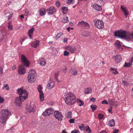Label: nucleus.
Here are the masks:
<instances>
[{
    "label": "nucleus",
    "instance_id": "nucleus-1",
    "mask_svg": "<svg viewBox=\"0 0 133 133\" xmlns=\"http://www.w3.org/2000/svg\"><path fill=\"white\" fill-rule=\"evenodd\" d=\"M17 93L19 95V97H17L15 99V103L18 105L21 104V101L24 102L28 97V94L27 91L22 88H19L17 90Z\"/></svg>",
    "mask_w": 133,
    "mask_h": 133
},
{
    "label": "nucleus",
    "instance_id": "nucleus-2",
    "mask_svg": "<svg viewBox=\"0 0 133 133\" xmlns=\"http://www.w3.org/2000/svg\"><path fill=\"white\" fill-rule=\"evenodd\" d=\"M64 100L66 104L72 105L76 101L75 95L72 92H69L65 96Z\"/></svg>",
    "mask_w": 133,
    "mask_h": 133
},
{
    "label": "nucleus",
    "instance_id": "nucleus-3",
    "mask_svg": "<svg viewBox=\"0 0 133 133\" xmlns=\"http://www.w3.org/2000/svg\"><path fill=\"white\" fill-rule=\"evenodd\" d=\"M114 35L122 38L130 39L131 37V34L125 30H118L115 32Z\"/></svg>",
    "mask_w": 133,
    "mask_h": 133
},
{
    "label": "nucleus",
    "instance_id": "nucleus-4",
    "mask_svg": "<svg viewBox=\"0 0 133 133\" xmlns=\"http://www.w3.org/2000/svg\"><path fill=\"white\" fill-rule=\"evenodd\" d=\"M37 77V74L34 69H31L29 71L28 75V82L32 83L36 80Z\"/></svg>",
    "mask_w": 133,
    "mask_h": 133
},
{
    "label": "nucleus",
    "instance_id": "nucleus-5",
    "mask_svg": "<svg viewBox=\"0 0 133 133\" xmlns=\"http://www.w3.org/2000/svg\"><path fill=\"white\" fill-rule=\"evenodd\" d=\"M95 26L99 29L103 28L104 26L103 22L100 20L95 19L94 21Z\"/></svg>",
    "mask_w": 133,
    "mask_h": 133
},
{
    "label": "nucleus",
    "instance_id": "nucleus-6",
    "mask_svg": "<svg viewBox=\"0 0 133 133\" xmlns=\"http://www.w3.org/2000/svg\"><path fill=\"white\" fill-rule=\"evenodd\" d=\"M37 90L39 93L40 100V101H42L44 100V94L42 90L43 88L41 85H39L37 88Z\"/></svg>",
    "mask_w": 133,
    "mask_h": 133
},
{
    "label": "nucleus",
    "instance_id": "nucleus-7",
    "mask_svg": "<svg viewBox=\"0 0 133 133\" xmlns=\"http://www.w3.org/2000/svg\"><path fill=\"white\" fill-rule=\"evenodd\" d=\"M54 116L58 121H62L63 117L62 115L58 111H56L54 112Z\"/></svg>",
    "mask_w": 133,
    "mask_h": 133
},
{
    "label": "nucleus",
    "instance_id": "nucleus-8",
    "mask_svg": "<svg viewBox=\"0 0 133 133\" xmlns=\"http://www.w3.org/2000/svg\"><path fill=\"white\" fill-rule=\"evenodd\" d=\"M21 59L22 63L24 65L27 66H29V62L26 57L24 55L22 54L21 55Z\"/></svg>",
    "mask_w": 133,
    "mask_h": 133
},
{
    "label": "nucleus",
    "instance_id": "nucleus-9",
    "mask_svg": "<svg viewBox=\"0 0 133 133\" xmlns=\"http://www.w3.org/2000/svg\"><path fill=\"white\" fill-rule=\"evenodd\" d=\"M35 107L33 103H30L29 105L26 107L27 110L29 112H33L35 111Z\"/></svg>",
    "mask_w": 133,
    "mask_h": 133
},
{
    "label": "nucleus",
    "instance_id": "nucleus-10",
    "mask_svg": "<svg viewBox=\"0 0 133 133\" xmlns=\"http://www.w3.org/2000/svg\"><path fill=\"white\" fill-rule=\"evenodd\" d=\"M53 112V110L52 108L46 109L45 111L43 112L42 115L44 117L48 116L52 114Z\"/></svg>",
    "mask_w": 133,
    "mask_h": 133
},
{
    "label": "nucleus",
    "instance_id": "nucleus-11",
    "mask_svg": "<svg viewBox=\"0 0 133 133\" xmlns=\"http://www.w3.org/2000/svg\"><path fill=\"white\" fill-rule=\"evenodd\" d=\"M78 25L79 26L82 28L85 27L89 28V25L88 23L83 21L79 22L78 24Z\"/></svg>",
    "mask_w": 133,
    "mask_h": 133
},
{
    "label": "nucleus",
    "instance_id": "nucleus-12",
    "mask_svg": "<svg viewBox=\"0 0 133 133\" xmlns=\"http://www.w3.org/2000/svg\"><path fill=\"white\" fill-rule=\"evenodd\" d=\"M10 112L8 109H3L1 110L0 113L1 114L3 115H4V116H6V117L8 118V116L10 114Z\"/></svg>",
    "mask_w": 133,
    "mask_h": 133
},
{
    "label": "nucleus",
    "instance_id": "nucleus-13",
    "mask_svg": "<svg viewBox=\"0 0 133 133\" xmlns=\"http://www.w3.org/2000/svg\"><path fill=\"white\" fill-rule=\"evenodd\" d=\"M18 72L19 74L21 75L24 74L25 73V70L23 65H21L19 66Z\"/></svg>",
    "mask_w": 133,
    "mask_h": 133
},
{
    "label": "nucleus",
    "instance_id": "nucleus-14",
    "mask_svg": "<svg viewBox=\"0 0 133 133\" xmlns=\"http://www.w3.org/2000/svg\"><path fill=\"white\" fill-rule=\"evenodd\" d=\"M46 11L49 15H51L55 13L56 11V10L54 7L51 6Z\"/></svg>",
    "mask_w": 133,
    "mask_h": 133
},
{
    "label": "nucleus",
    "instance_id": "nucleus-15",
    "mask_svg": "<svg viewBox=\"0 0 133 133\" xmlns=\"http://www.w3.org/2000/svg\"><path fill=\"white\" fill-rule=\"evenodd\" d=\"M91 6L95 9L98 11H101L102 10V8L100 5H98L96 3L92 4L91 5Z\"/></svg>",
    "mask_w": 133,
    "mask_h": 133
},
{
    "label": "nucleus",
    "instance_id": "nucleus-16",
    "mask_svg": "<svg viewBox=\"0 0 133 133\" xmlns=\"http://www.w3.org/2000/svg\"><path fill=\"white\" fill-rule=\"evenodd\" d=\"M66 50L69 51L71 53H74L76 50V49L75 47H73L70 45H69L65 48Z\"/></svg>",
    "mask_w": 133,
    "mask_h": 133
},
{
    "label": "nucleus",
    "instance_id": "nucleus-17",
    "mask_svg": "<svg viewBox=\"0 0 133 133\" xmlns=\"http://www.w3.org/2000/svg\"><path fill=\"white\" fill-rule=\"evenodd\" d=\"M112 58L116 60V62L117 63L120 62L122 60L121 57L120 55H117L115 56H114Z\"/></svg>",
    "mask_w": 133,
    "mask_h": 133
},
{
    "label": "nucleus",
    "instance_id": "nucleus-18",
    "mask_svg": "<svg viewBox=\"0 0 133 133\" xmlns=\"http://www.w3.org/2000/svg\"><path fill=\"white\" fill-rule=\"evenodd\" d=\"M121 9L122 11L123 12L125 15L126 16V17H127L129 14L127 8L124 6L121 5Z\"/></svg>",
    "mask_w": 133,
    "mask_h": 133
},
{
    "label": "nucleus",
    "instance_id": "nucleus-19",
    "mask_svg": "<svg viewBox=\"0 0 133 133\" xmlns=\"http://www.w3.org/2000/svg\"><path fill=\"white\" fill-rule=\"evenodd\" d=\"M6 117V116L5 117L4 115H1L0 117V122L3 124L4 123L6 122V120L8 118Z\"/></svg>",
    "mask_w": 133,
    "mask_h": 133
},
{
    "label": "nucleus",
    "instance_id": "nucleus-20",
    "mask_svg": "<svg viewBox=\"0 0 133 133\" xmlns=\"http://www.w3.org/2000/svg\"><path fill=\"white\" fill-rule=\"evenodd\" d=\"M55 83L53 81H50L47 86V88L48 89H51L54 86Z\"/></svg>",
    "mask_w": 133,
    "mask_h": 133
},
{
    "label": "nucleus",
    "instance_id": "nucleus-21",
    "mask_svg": "<svg viewBox=\"0 0 133 133\" xmlns=\"http://www.w3.org/2000/svg\"><path fill=\"white\" fill-rule=\"evenodd\" d=\"M108 102L110 105H113L115 106L116 105L117 102L115 101L114 99L110 98L108 99Z\"/></svg>",
    "mask_w": 133,
    "mask_h": 133
},
{
    "label": "nucleus",
    "instance_id": "nucleus-22",
    "mask_svg": "<svg viewBox=\"0 0 133 133\" xmlns=\"http://www.w3.org/2000/svg\"><path fill=\"white\" fill-rule=\"evenodd\" d=\"M115 44L117 48L120 49V51L122 50V48L121 47V45L120 42L118 40L115 43Z\"/></svg>",
    "mask_w": 133,
    "mask_h": 133
},
{
    "label": "nucleus",
    "instance_id": "nucleus-23",
    "mask_svg": "<svg viewBox=\"0 0 133 133\" xmlns=\"http://www.w3.org/2000/svg\"><path fill=\"white\" fill-rule=\"evenodd\" d=\"M31 45L34 48H36L39 45V42L38 41H34L31 43Z\"/></svg>",
    "mask_w": 133,
    "mask_h": 133
},
{
    "label": "nucleus",
    "instance_id": "nucleus-24",
    "mask_svg": "<svg viewBox=\"0 0 133 133\" xmlns=\"http://www.w3.org/2000/svg\"><path fill=\"white\" fill-rule=\"evenodd\" d=\"M46 11V10L44 8H42L39 10V15L41 16L44 15Z\"/></svg>",
    "mask_w": 133,
    "mask_h": 133
},
{
    "label": "nucleus",
    "instance_id": "nucleus-25",
    "mask_svg": "<svg viewBox=\"0 0 133 133\" xmlns=\"http://www.w3.org/2000/svg\"><path fill=\"white\" fill-rule=\"evenodd\" d=\"M115 123L114 120L112 119L109 121L108 125L109 126L112 127L115 125Z\"/></svg>",
    "mask_w": 133,
    "mask_h": 133
},
{
    "label": "nucleus",
    "instance_id": "nucleus-26",
    "mask_svg": "<svg viewBox=\"0 0 133 133\" xmlns=\"http://www.w3.org/2000/svg\"><path fill=\"white\" fill-rule=\"evenodd\" d=\"M39 63L42 66H44L46 64L45 60L44 59H42L39 61Z\"/></svg>",
    "mask_w": 133,
    "mask_h": 133
},
{
    "label": "nucleus",
    "instance_id": "nucleus-27",
    "mask_svg": "<svg viewBox=\"0 0 133 133\" xmlns=\"http://www.w3.org/2000/svg\"><path fill=\"white\" fill-rule=\"evenodd\" d=\"M72 112L71 111H69L66 113L65 115L66 118H70L72 117Z\"/></svg>",
    "mask_w": 133,
    "mask_h": 133
},
{
    "label": "nucleus",
    "instance_id": "nucleus-28",
    "mask_svg": "<svg viewBox=\"0 0 133 133\" xmlns=\"http://www.w3.org/2000/svg\"><path fill=\"white\" fill-rule=\"evenodd\" d=\"M92 91V89L91 88H88L85 89L84 91V93L85 94H88L90 93Z\"/></svg>",
    "mask_w": 133,
    "mask_h": 133
},
{
    "label": "nucleus",
    "instance_id": "nucleus-29",
    "mask_svg": "<svg viewBox=\"0 0 133 133\" xmlns=\"http://www.w3.org/2000/svg\"><path fill=\"white\" fill-rule=\"evenodd\" d=\"M34 28H32L29 30L28 32V35L31 38L32 35H33L34 32Z\"/></svg>",
    "mask_w": 133,
    "mask_h": 133
},
{
    "label": "nucleus",
    "instance_id": "nucleus-30",
    "mask_svg": "<svg viewBox=\"0 0 133 133\" xmlns=\"http://www.w3.org/2000/svg\"><path fill=\"white\" fill-rule=\"evenodd\" d=\"M13 14H10L9 13L7 12L5 14V15L6 16V18L7 19H10L12 17Z\"/></svg>",
    "mask_w": 133,
    "mask_h": 133
},
{
    "label": "nucleus",
    "instance_id": "nucleus-31",
    "mask_svg": "<svg viewBox=\"0 0 133 133\" xmlns=\"http://www.w3.org/2000/svg\"><path fill=\"white\" fill-rule=\"evenodd\" d=\"M62 9L63 10V13L64 14H65L68 11V8L66 6H63L62 7Z\"/></svg>",
    "mask_w": 133,
    "mask_h": 133
},
{
    "label": "nucleus",
    "instance_id": "nucleus-32",
    "mask_svg": "<svg viewBox=\"0 0 133 133\" xmlns=\"http://www.w3.org/2000/svg\"><path fill=\"white\" fill-rule=\"evenodd\" d=\"M77 102L79 104V106L81 107L84 105V103L83 102L79 99H77Z\"/></svg>",
    "mask_w": 133,
    "mask_h": 133
},
{
    "label": "nucleus",
    "instance_id": "nucleus-33",
    "mask_svg": "<svg viewBox=\"0 0 133 133\" xmlns=\"http://www.w3.org/2000/svg\"><path fill=\"white\" fill-rule=\"evenodd\" d=\"M62 21L64 23H68L69 22L68 17L67 16H65L62 20Z\"/></svg>",
    "mask_w": 133,
    "mask_h": 133
},
{
    "label": "nucleus",
    "instance_id": "nucleus-34",
    "mask_svg": "<svg viewBox=\"0 0 133 133\" xmlns=\"http://www.w3.org/2000/svg\"><path fill=\"white\" fill-rule=\"evenodd\" d=\"M63 35V34L62 33L60 32L58 33L56 36V40H57Z\"/></svg>",
    "mask_w": 133,
    "mask_h": 133
},
{
    "label": "nucleus",
    "instance_id": "nucleus-35",
    "mask_svg": "<svg viewBox=\"0 0 133 133\" xmlns=\"http://www.w3.org/2000/svg\"><path fill=\"white\" fill-rule=\"evenodd\" d=\"M85 130L86 131L88 132V133H90L91 132L89 127L88 126H87L86 127Z\"/></svg>",
    "mask_w": 133,
    "mask_h": 133
},
{
    "label": "nucleus",
    "instance_id": "nucleus-36",
    "mask_svg": "<svg viewBox=\"0 0 133 133\" xmlns=\"http://www.w3.org/2000/svg\"><path fill=\"white\" fill-rule=\"evenodd\" d=\"M91 107L92 108V110L94 111L97 108V105H95L92 104L91 105Z\"/></svg>",
    "mask_w": 133,
    "mask_h": 133
},
{
    "label": "nucleus",
    "instance_id": "nucleus-37",
    "mask_svg": "<svg viewBox=\"0 0 133 133\" xmlns=\"http://www.w3.org/2000/svg\"><path fill=\"white\" fill-rule=\"evenodd\" d=\"M72 71V75L74 76L78 74L77 71L76 70L72 71V69H71L70 70V71Z\"/></svg>",
    "mask_w": 133,
    "mask_h": 133
},
{
    "label": "nucleus",
    "instance_id": "nucleus-38",
    "mask_svg": "<svg viewBox=\"0 0 133 133\" xmlns=\"http://www.w3.org/2000/svg\"><path fill=\"white\" fill-rule=\"evenodd\" d=\"M96 2L97 3L100 4H103V0H96Z\"/></svg>",
    "mask_w": 133,
    "mask_h": 133
},
{
    "label": "nucleus",
    "instance_id": "nucleus-39",
    "mask_svg": "<svg viewBox=\"0 0 133 133\" xmlns=\"http://www.w3.org/2000/svg\"><path fill=\"white\" fill-rule=\"evenodd\" d=\"M8 28L10 30H12L13 28L12 25L10 23H8Z\"/></svg>",
    "mask_w": 133,
    "mask_h": 133
},
{
    "label": "nucleus",
    "instance_id": "nucleus-40",
    "mask_svg": "<svg viewBox=\"0 0 133 133\" xmlns=\"http://www.w3.org/2000/svg\"><path fill=\"white\" fill-rule=\"evenodd\" d=\"M131 64L130 62L129 63H125L124 66L125 67H129L130 66Z\"/></svg>",
    "mask_w": 133,
    "mask_h": 133
},
{
    "label": "nucleus",
    "instance_id": "nucleus-41",
    "mask_svg": "<svg viewBox=\"0 0 133 133\" xmlns=\"http://www.w3.org/2000/svg\"><path fill=\"white\" fill-rule=\"evenodd\" d=\"M74 1V0H68L67 2V3L69 4L70 5L73 3Z\"/></svg>",
    "mask_w": 133,
    "mask_h": 133
},
{
    "label": "nucleus",
    "instance_id": "nucleus-42",
    "mask_svg": "<svg viewBox=\"0 0 133 133\" xmlns=\"http://www.w3.org/2000/svg\"><path fill=\"white\" fill-rule=\"evenodd\" d=\"M5 88L7 90H8L9 89V86L7 84H6L3 87V89H4Z\"/></svg>",
    "mask_w": 133,
    "mask_h": 133
},
{
    "label": "nucleus",
    "instance_id": "nucleus-43",
    "mask_svg": "<svg viewBox=\"0 0 133 133\" xmlns=\"http://www.w3.org/2000/svg\"><path fill=\"white\" fill-rule=\"evenodd\" d=\"M69 53L66 50L64 51V56H68L69 55Z\"/></svg>",
    "mask_w": 133,
    "mask_h": 133
},
{
    "label": "nucleus",
    "instance_id": "nucleus-44",
    "mask_svg": "<svg viewBox=\"0 0 133 133\" xmlns=\"http://www.w3.org/2000/svg\"><path fill=\"white\" fill-rule=\"evenodd\" d=\"M122 82L123 84L126 86H127L128 84V83L126 81L122 79Z\"/></svg>",
    "mask_w": 133,
    "mask_h": 133
},
{
    "label": "nucleus",
    "instance_id": "nucleus-45",
    "mask_svg": "<svg viewBox=\"0 0 133 133\" xmlns=\"http://www.w3.org/2000/svg\"><path fill=\"white\" fill-rule=\"evenodd\" d=\"M119 130L116 129H114L113 130L112 133H117L119 131Z\"/></svg>",
    "mask_w": 133,
    "mask_h": 133
},
{
    "label": "nucleus",
    "instance_id": "nucleus-46",
    "mask_svg": "<svg viewBox=\"0 0 133 133\" xmlns=\"http://www.w3.org/2000/svg\"><path fill=\"white\" fill-rule=\"evenodd\" d=\"M56 4L57 7H59L60 5V4L59 2L58 1H56Z\"/></svg>",
    "mask_w": 133,
    "mask_h": 133
},
{
    "label": "nucleus",
    "instance_id": "nucleus-47",
    "mask_svg": "<svg viewBox=\"0 0 133 133\" xmlns=\"http://www.w3.org/2000/svg\"><path fill=\"white\" fill-rule=\"evenodd\" d=\"M103 117V115L101 114H99L98 115V117L99 119H102Z\"/></svg>",
    "mask_w": 133,
    "mask_h": 133
},
{
    "label": "nucleus",
    "instance_id": "nucleus-48",
    "mask_svg": "<svg viewBox=\"0 0 133 133\" xmlns=\"http://www.w3.org/2000/svg\"><path fill=\"white\" fill-rule=\"evenodd\" d=\"M69 122L70 123H74L75 122V119H71L69 120Z\"/></svg>",
    "mask_w": 133,
    "mask_h": 133
},
{
    "label": "nucleus",
    "instance_id": "nucleus-49",
    "mask_svg": "<svg viewBox=\"0 0 133 133\" xmlns=\"http://www.w3.org/2000/svg\"><path fill=\"white\" fill-rule=\"evenodd\" d=\"M29 14V12L28 10H25V15L26 16H27Z\"/></svg>",
    "mask_w": 133,
    "mask_h": 133
},
{
    "label": "nucleus",
    "instance_id": "nucleus-50",
    "mask_svg": "<svg viewBox=\"0 0 133 133\" xmlns=\"http://www.w3.org/2000/svg\"><path fill=\"white\" fill-rule=\"evenodd\" d=\"M102 104H108V103L106 100H105L102 102Z\"/></svg>",
    "mask_w": 133,
    "mask_h": 133
},
{
    "label": "nucleus",
    "instance_id": "nucleus-51",
    "mask_svg": "<svg viewBox=\"0 0 133 133\" xmlns=\"http://www.w3.org/2000/svg\"><path fill=\"white\" fill-rule=\"evenodd\" d=\"M84 126V125L83 124L81 126H80L79 127L80 129L81 130H82L83 129H84V128L85 127Z\"/></svg>",
    "mask_w": 133,
    "mask_h": 133
},
{
    "label": "nucleus",
    "instance_id": "nucleus-52",
    "mask_svg": "<svg viewBox=\"0 0 133 133\" xmlns=\"http://www.w3.org/2000/svg\"><path fill=\"white\" fill-rule=\"evenodd\" d=\"M59 72H56L55 73V77L56 78V79L57 80V79H58L57 78V77L59 75Z\"/></svg>",
    "mask_w": 133,
    "mask_h": 133
},
{
    "label": "nucleus",
    "instance_id": "nucleus-53",
    "mask_svg": "<svg viewBox=\"0 0 133 133\" xmlns=\"http://www.w3.org/2000/svg\"><path fill=\"white\" fill-rule=\"evenodd\" d=\"M4 98L0 96V103H2L4 102Z\"/></svg>",
    "mask_w": 133,
    "mask_h": 133
},
{
    "label": "nucleus",
    "instance_id": "nucleus-54",
    "mask_svg": "<svg viewBox=\"0 0 133 133\" xmlns=\"http://www.w3.org/2000/svg\"><path fill=\"white\" fill-rule=\"evenodd\" d=\"M3 73V69L2 67H0V74H2Z\"/></svg>",
    "mask_w": 133,
    "mask_h": 133
},
{
    "label": "nucleus",
    "instance_id": "nucleus-55",
    "mask_svg": "<svg viewBox=\"0 0 133 133\" xmlns=\"http://www.w3.org/2000/svg\"><path fill=\"white\" fill-rule=\"evenodd\" d=\"M110 109H108V111L110 112H111L112 111V107H110Z\"/></svg>",
    "mask_w": 133,
    "mask_h": 133
},
{
    "label": "nucleus",
    "instance_id": "nucleus-56",
    "mask_svg": "<svg viewBox=\"0 0 133 133\" xmlns=\"http://www.w3.org/2000/svg\"><path fill=\"white\" fill-rule=\"evenodd\" d=\"M112 73L114 75H116L118 73V72L117 70H115V72H112Z\"/></svg>",
    "mask_w": 133,
    "mask_h": 133
},
{
    "label": "nucleus",
    "instance_id": "nucleus-57",
    "mask_svg": "<svg viewBox=\"0 0 133 133\" xmlns=\"http://www.w3.org/2000/svg\"><path fill=\"white\" fill-rule=\"evenodd\" d=\"M72 133H79V131H78L73 130L71 131Z\"/></svg>",
    "mask_w": 133,
    "mask_h": 133
},
{
    "label": "nucleus",
    "instance_id": "nucleus-58",
    "mask_svg": "<svg viewBox=\"0 0 133 133\" xmlns=\"http://www.w3.org/2000/svg\"><path fill=\"white\" fill-rule=\"evenodd\" d=\"M90 100L91 101H93V102H94L96 100V99L95 98H91L90 99Z\"/></svg>",
    "mask_w": 133,
    "mask_h": 133
},
{
    "label": "nucleus",
    "instance_id": "nucleus-59",
    "mask_svg": "<svg viewBox=\"0 0 133 133\" xmlns=\"http://www.w3.org/2000/svg\"><path fill=\"white\" fill-rule=\"evenodd\" d=\"M24 38H23L20 41V42L21 44H22V43L24 41Z\"/></svg>",
    "mask_w": 133,
    "mask_h": 133
},
{
    "label": "nucleus",
    "instance_id": "nucleus-60",
    "mask_svg": "<svg viewBox=\"0 0 133 133\" xmlns=\"http://www.w3.org/2000/svg\"><path fill=\"white\" fill-rule=\"evenodd\" d=\"M129 62L131 64H133V57L130 60Z\"/></svg>",
    "mask_w": 133,
    "mask_h": 133
},
{
    "label": "nucleus",
    "instance_id": "nucleus-61",
    "mask_svg": "<svg viewBox=\"0 0 133 133\" xmlns=\"http://www.w3.org/2000/svg\"><path fill=\"white\" fill-rule=\"evenodd\" d=\"M67 69L66 68H65V69H64L63 70V72L65 73L66 72V70Z\"/></svg>",
    "mask_w": 133,
    "mask_h": 133
},
{
    "label": "nucleus",
    "instance_id": "nucleus-62",
    "mask_svg": "<svg viewBox=\"0 0 133 133\" xmlns=\"http://www.w3.org/2000/svg\"><path fill=\"white\" fill-rule=\"evenodd\" d=\"M68 39L67 38H64V39L63 42H66L67 41Z\"/></svg>",
    "mask_w": 133,
    "mask_h": 133
},
{
    "label": "nucleus",
    "instance_id": "nucleus-63",
    "mask_svg": "<svg viewBox=\"0 0 133 133\" xmlns=\"http://www.w3.org/2000/svg\"><path fill=\"white\" fill-rule=\"evenodd\" d=\"M100 133H107L106 131H101Z\"/></svg>",
    "mask_w": 133,
    "mask_h": 133
},
{
    "label": "nucleus",
    "instance_id": "nucleus-64",
    "mask_svg": "<svg viewBox=\"0 0 133 133\" xmlns=\"http://www.w3.org/2000/svg\"><path fill=\"white\" fill-rule=\"evenodd\" d=\"M62 133H67V132L65 130H63L62 131Z\"/></svg>",
    "mask_w": 133,
    "mask_h": 133
}]
</instances>
